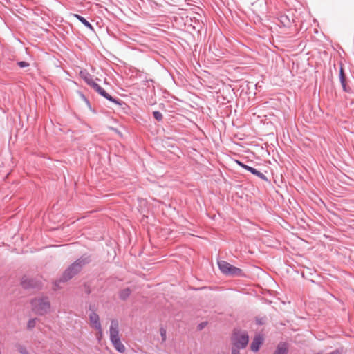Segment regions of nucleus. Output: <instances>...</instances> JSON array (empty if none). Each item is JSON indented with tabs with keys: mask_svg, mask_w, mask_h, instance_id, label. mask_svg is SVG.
<instances>
[{
	"mask_svg": "<svg viewBox=\"0 0 354 354\" xmlns=\"http://www.w3.org/2000/svg\"><path fill=\"white\" fill-rule=\"evenodd\" d=\"M153 116L158 122L162 121L163 119L162 114L158 111H153Z\"/></svg>",
	"mask_w": 354,
	"mask_h": 354,
	"instance_id": "nucleus-20",
	"label": "nucleus"
},
{
	"mask_svg": "<svg viewBox=\"0 0 354 354\" xmlns=\"http://www.w3.org/2000/svg\"><path fill=\"white\" fill-rule=\"evenodd\" d=\"M93 90H95L97 93H99L101 96L106 98L107 100L114 103L118 105L124 113H127L129 107L128 105L122 100L118 98L113 97L111 95L106 92V91L101 87L98 84L94 82L93 85L91 86Z\"/></svg>",
	"mask_w": 354,
	"mask_h": 354,
	"instance_id": "nucleus-4",
	"label": "nucleus"
},
{
	"mask_svg": "<svg viewBox=\"0 0 354 354\" xmlns=\"http://www.w3.org/2000/svg\"><path fill=\"white\" fill-rule=\"evenodd\" d=\"M80 76L90 86L95 82L92 75L86 70L81 71L80 72Z\"/></svg>",
	"mask_w": 354,
	"mask_h": 354,
	"instance_id": "nucleus-10",
	"label": "nucleus"
},
{
	"mask_svg": "<svg viewBox=\"0 0 354 354\" xmlns=\"http://www.w3.org/2000/svg\"><path fill=\"white\" fill-rule=\"evenodd\" d=\"M160 336L162 337V341L165 342L167 338V330L164 328H160Z\"/></svg>",
	"mask_w": 354,
	"mask_h": 354,
	"instance_id": "nucleus-22",
	"label": "nucleus"
},
{
	"mask_svg": "<svg viewBox=\"0 0 354 354\" xmlns=\"http://www.w3.org/2000/svg\"><path fill=\"white\" fill-rule=\"evenodd\" d=\"M131 294V290L129 288H126L119 292V298L121 300L125 301L129 298Z\"/></svg>",
	"mask_w": 354,
	"mask_h": 354,
	"instance_id": "nucleus-15",
	"label": "nucleus"
},
{
	"mask_svg": "<svg viewBox=\"0 0 354 354\" xmlns=\"http://www.w3.org/2000/svg\"><path fill=\"white\" fill-rule=\"evenodd\" d=\"M225 275L230 277H241L243 275V272L241 268L232 265Z\"/></svg>",
	"mask_w": 354,
	"mask_h": 354,
	"instance_id": "nucleus-12",
	"label": "nucleus"
},
{
	"mask_svg": "<svg viewBox=\"0 0 354 354\" xmlns=\"http://www.w3.org/2000/svg\"><path fill=\"white\" fill-rule=\"evenodd\" d=\"M21 284L25 289L35 288L39 286L38 281L37 280L32 278H28L26 277H24L21 279Z\"/></svg>",
	"mask_w": 354,
	"mask_h": 354,
	"instance_id": "nucleus-8",
	"label": "nucleus"
},
{
	"mask_svg": "<svg viewBox=\"0 0 354 354\" xmlns=\"http://www.w3.org/2000/svg\"><path fill=\"white\" fill-rule=\"evenodd\" d=\"M288 346L287 343L286 342H280L273 354H288Z\"/></svg>",
	"mask_w": 354,
	"mask_h": 354,
	"instance_id": "nucleus-13",
	"label": "nucleus"
},
{
	"mask_svg": "<svg viewBox=\"0 0 354 354\" xmlns=\"http://www.w3.org/2000/svg\"><path fill=\"white\" fill-rule=\"evenodd\" d=\"M91 261V259L89 255L83 254L81 256L65 270L61 278L55 282V286L58 288L59 283L66 282L72 279L81 271L85 265L88 264Z\"/></svg>",
	"mask_w": 354,
	"mask_h": 354,
	"instance_id": "nucleus-1",
	"label": "nucleus"
},
{
	"mask_svg": "<svg viewBox=\"0 0 354 354\" xmlns=\"http://www.w3.org/2000/svg\"><path fill=\"white\" fill-rule=\"evenodd\" d=\"M207 324V322H201V324H198V329L199 330H202Z\"/></svg>",
	"mask_w": 354,
	"mask_h": 354,
	"instance_id": "nucleus-26",
	"label": "nucleus"
},
{
	"mask_svg": "<svg viewBox=\"0 0 354 354\" xmlns=\"http://www.w3.org/2000/svg\"><path fill=\"white\" fill-rule=\"evenodd\" d=\"M278 20L283 27H290L295 23L294 15L290 11L286 13H280L278 16Z\"/></svg>",
	"mask_w": 354,
	"mask_h": 354,
	"instance_id": "nucleus-6",
	"label": "nucleus"
},
{
	"mask_svg": "<svg viewBox=\"0 0 354 354\" xmlns=\"http://www.w3.org/2000/svg\"><path fill=\"white\" fill-rule=\"evenodd\" d=\"M119 324L116 319H112L110 326V340L116 351L120 353H123L125 351V347L121 342L119 337Z\"/></svg>",
	"mask_w": 354,
	"mask_h": 354,
	"instance_id": "nucleus-3",
	"label": "nucleus"
},
{
	"mask_svg": "<svg viewBox=\"0 0 354 354\" xmlns=\"http://www.w3.org/2000/svg\"><path fill=\"white\" fill-rule=\"evenodd\" d=\"M225 275L230 277H241L243 275V272L241 268L232 265Z\"/></svg>",
	"mask_w": 354,
	"mask_h": 354,
	"instance_id": "nucleus-11",
	"label": "nucleus"
},
{
	"mask_svg": "<svg viewBox=\"0 0 354 354\" xmlns=\"http://www.w3.org/2000/svg\"><path fill=\"white\" fill-rule=\"evenodd\" d=\"M32 310L39 315L47 314L50 308V304L48 298L41 297L32 299L30 301Z\"/></svg>",
	"mask_w": 354,
	"mask_h": 354,
	"instance_id": "nucleus-5",
	"label": "nucleus"
},
{
	"mask_svg": "<svg viewBox=\"0 0 354 354\" xmlns=\"http://www.w3.org/2000/svg\"><path fill=\"white\" fill-rule=\"evenodd\" d=\"M94 306L92 305L89 306V310L91 311V313L89 315V320L90 322L93 324V327L101 332L102 330V326L101 323L100 321L99 315L94 311L93 309Z\"/></svg>",
	"mask_w": 354,
	"mask_h": 354,
	"instance_id": "nucleus-7",
	"label": "nucleus"
},
{
	"mask_svg": "<svg viewBox=\"0 0 354 354\" xmlns=\"http://www.w3.org/2000/svg\"><path fill=\"white\" fill-rule=\"evenodd\" d=\"M263 342V338L260 335H255L250 345V349L253 352H257Z\"/></svg>",
	"mask_w": 354,
	"mask_h": 354,
	"instance_id": "nucleus-9",
	"label": "nucleus"
},
{
	"mask_svg": "<svg viewBox=\"0 0 354 354\" xmlns=\"http://www.w3.org/2000/svg\"><path fill=\"white\" fill-rule=\"evenodd\" d=\"M90 292H91V291H90V290H89V289L86 290V293H87V294H90Z\"/></svg>",
	"mask_w": 354,
	"mask_h": 354,
	"instance_id": "nucleus-29",
	"label": "nucleus"
},
{
	"mask_svg": "<svg viewBox=\"0 0 354 354\" xmlns=\"http://www.w3.org/2000/svg\"><path fill=\"white\" fill-rule=\"evenodd\" d=\"M17 64L20 68H26V67L29 66V65H30L28 62H25V61H19V62H17Z\"/></svg>",
	"mask_w": 354,
	"mask_h": 354,
	"instance_id": "nucleus-23",
	"label": "nucleus"
},
{
	"mask_svg": "<svg viewBox=\"0 0 354 354\" xmlns=\"http://www.w3.org/2000/svg\"><path fill=\"white\" fill-rule=\"evenodd\" d=\"M340 82H341V85L342 86L343 91L345 92H347V93H350L351 89L350 87L347 86V85L346 84V80H344V81L342 80V81H340Z\"/></svg>",
	"mask_w": 354,
	"mask_h": 354,
	"instance_id": "nucleus-21",
	"label": "nucleus"
},
{
	"mask_svg": "<svg viewBox=\"0 0 354 354\" xmlns=\"http://www.w3.org/2000/svg\"><path fill=\"white\" fill-rule=\"evenodd\" d=\"M231 341L233 345L232 349H244L248 344L249 335L247 331L234 328L232 333Z\"/></svg>",
	"mask_w": 354,
	"mask_h": 354,
	"instance_id": "nucleus-2",
	"label": "nucleus"
},
{
	"mask_svg": "<svg viewBox=\"0 0 354 354\" xmlns=\"http://www.w3.org/2000/svg\"><path fill=\"white\" fill-rule=\"evenodd\" d=\"M253 169H254V167H252L248 166V165H246V166L245 167V169H245V170H247L248 171H249V172H250V173H251V172H252V170H253Z\"/></svg>",
	"mask_w": 354,
	"mask_h": 354,
	"instance_id": "nucleus-27",
	"label": "nucleus"
},
{
	"mask_svg": "<svg viewBox=\"0 0 354 354\" xmlns=\"http://www.w3.org/2000/svg\"><path fill=\"white\" fill-rule=\"evenodd\" d=\"M16 348L21 354H30L29 352L26 350V347L21 344H17Z\"/></svg>",
	"mask_w": 354,
	"mask_h": 354,
	"instance_id": "nucleus-19",
	"label": "nucleus"
},
{
	"mask_svg": "<svg viewBox=\"0 0 354 354\" xmlns=\"http://www.w3.org/2000/svg\"><path fill=\"white\" fill-rule=\"evenodd\" d=\"M235 162H236V163L239 166H240L241 167H242V168L245 169V167L246 166V165H245V163H243V162H242L241 161L238 160H235Z\"/></svg>",
	"mask_w": 354,
	"mask_h": 354,
	"instance_id": "nucleus-25",
	"label": "nucleus"
},
{
	"mask_svg": "<svg viewBox=\"0 0 354 354\" xmlns=\"http://www.w3.org/2000/svg\"><path fill=\"white\" fill-rule=\"evenodd\" d=\"M74 17L77 19L81 23H82L86 28H89L91 30H93V27L91 24L84 17L78 15L74 14Z\"/></svg>",
	"mask_w": 354,
	"mask_h": 354,
	"instance_id": "nucleus-16",
	"label": "nucleus"
},
{
	"mask_svg": "<svg viewBox=\"0 0 354 354\" xmlns=\"http://www.w3.org/2000/svg\"><path fill=\"white\" fill-rule=\"evenodd\" d=\"M37 319V318H32L28 320L27 324V328L28 330H32L36 326Z\"/></svg>",
	"mask_w": 354,
	"mask_h": 354,
	"instance_id": "nucleus-18",
	"label": "nucleus"
},
{
	"mask_svg": "<svg viewBox=\"0 0 354 354\" xmlns=\"http://www.w3.org/2000/svg\"><path fill=\"white\" fill-rule=\"evenodd\" d=\"M251 174L259 177L260 179H261L264 181H268V178L266 177V176L264 174H263V173L260 172L259 171H258L257 169H256L255 168H254L253 170H252Z\"/></svg>",
	"mask_w": 354,
	"mask_h": 354,
	"instance_id": "nucleus-17",
	"label": "nucleus"
},
{
	"mask_svg": "<svg viewBox=\"0 0 354 354\" xmlns=\"http://www.w3.org/2000/svg\"><path fill=\"white\" fill-rule=\"evenodd\" d=\"M231 354H240V352L238 349H232Z\"/></svg>",
	"mask_w": 354,
	"mask_h": 354,
	"instance_id": "nucleus-28",
	"label": "nucleus"
},
{
	"mask_svg": "<svg viewBox=\"0 0 354 354\" xmlns=\"http://www.w3.org/2000/svg\"><path fill=\"white\" fill-rule=\"evenodd\" d=\"M344 80H346L345 74H344V69H343L342 66H341L340 70H339V80L344 81Z\"/></svg>",
	"mask_w": 354,
	"mask_h": 354,
	"instance_id": "nucleus-24",
	"label": "nucleus"
},
{
	"mask_svg": "<svg viewBox=\"0 0 354 354\" xmlns=\"http://www.w3.org/2000/svg\"><path fill=\"white\" fill-rule=\"evenodd\" d=\"M231 264L225 261H218V266L221 272L225 275V274L229 271L230 268L231 267Z\"/></svg>",
	"mask_w": 354,
	"mask_h": 354,
	"instance_id": "nucleus-14",
	"label": "nucleus"
}]
</instances>
